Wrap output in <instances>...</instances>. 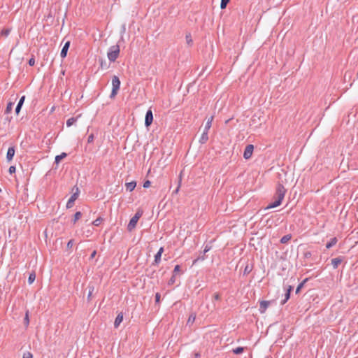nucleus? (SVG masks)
<instances>
[{"instance_id":"f257e3e1","label":"nucleus","mask_w":358,"mask_h":358,"mask_svg":"<svg viewBox=\"0 0 358 358\" xmlns=\"http://www.w3.org/2000/svg\"><path fill=\"white\" fill-rule=\"evenodd\" d=\"M286 193V189L284 186L281 184H278L276 189V193L275 195V201L270 203L266 208V209H271L279 206L282 201L283 200Z\"/></svg>"},{"instance_id":"4468645a","label":"nucleus","mask_w":358,"mask_h":358,"mask_svg":"<svg viewBox=\"0 0 358 358\" xmlns=\"http://www.w3.org/2000/svg\"><path fill=\"white\" fill-rule=\"evenodd\" d=\"M136 186V182L134 181L126 183L127 190L131 192L134 189Z\"/></svg>"},{"instance_id":"aec40b11","label":"nucleus","mask_w":358,"mask_h":358,"mask_svg":"<svg viewBox=\"0 0 358 358\" xmlns=\"http://www.w3.org/2000/svg\"><path fill=\"white\" fill-rule=\"evenodd\" d=\"M78 120V117H71L66 121V126L68 127L72 126Z\"/></svg>"},{"instance_id":"7c9ffc66","label":"nucleus","mask_w":358,"mask_h":358,"mask_svg":"<svg viewBox=\"0 0 358 358\" xmlns=\"http://www.w3.org/2000/svg\"><path fill=\"white\" fill-rule=\"evenodd\" d=\"M181 180H182V178H181V174H180L179 181H178V187L176 189V190L173 192L174 194H177L179 192V189H180V187L181 185Z\"/></svg>"},{"instance_id":"f3484780","label":"nucleus","mask_w":358,"mask_h":358,"mask_svg":"<svg viewBox=\"0 0 358 358\" xmlns=\"http://www.w3.org/2000/svg\"><path fill=\"white\" fill-rule=\"evenodd\" d=\"M338 240L336 237L334 238H332L330 241L329 243H327L326 245V248L327 249H329L331 248V247H333L334 245H335L337 243Z\"/></svg>"},{"instance_id":"c756f323","label":"nucleus","mask_w":358,"mask_h":358,"mask_svg":"<svg viewBox=\"0 0 358 358\" xmlns=\"http://www.w3.org/2000/svg\"><path fill=\"white\" fill-rule=\"evenodd\" d=\"M81 217V213L80 212H76L74 215V219L73 222L75 223L77 220H78Z\"/></svg>"},{"instance_id":"ea45409f","label":"nucleus","mask_w":358,"mask_h":358,"mask_svg":"<svg viewBox=\"0 0 358 358\" xmlns=\"http://www.w3.org/2000/svg\"><path fill=\"white\" fill-rule=\"evenodd\" d=\"M73 241L70 240L67 243V248H71L73 247Z\"/></svg>"},{"instance_id":"39448f33","label":"nucleus","mask_w":358,"mask_h":358,"mask_svg":"<svg viewBox=\"0 0 358 358\" xmlns=\"http://www.w3.org/2000/svg\"><path fill=\"white\" fill-rule=\"evenodd\" d=\"M79 194V189L78 187L76 188V192L73 193L70 199L68 200L66 203V208H70L73 207L74 204V201L77 199Z\"/></svg>"},{"instance_id":"412c9836","label":"nucleus","mask_w":358,"mask_h":358,"mask_svg":"<svg viewBox=\"0 0 358 358\" xmlns=\"http://www.w3.org/2000/svg\"><path fill=\"white\" fill-rule=\"evenodd\" d=\"M66 157V154L65 152H62L61 155H57L55 157V163L58 164L59 163V162L63 159L64 158H65Z\"/></svg>"},{"instance_id":"c03bdc74","label":"nucleus","mask_w":358,"mask_h":358,"mask_svg":"<svg viewBox=\"0 0 358 358\" xmlns=\"http://www.w3.org/2000/svg\"><path fill=\"white\" fill-rule=\"evenodd\" d=\"M220 299L219 294H215L213 295V301H217Z\"/></svg>"},{"instance_id":"9b49d317","label":"nucleus","mask_w":358,"mask_h":358,"mask_svg":"<svg viewBox=\"0 0 358 358\" xmlns=\"http://www.w3.org/2000/svg\"><path fill=\"white\" fill-rule=\"evenodd\" d=\"M123 320V315L122 313H119L117 316L115 318V320L114 322V326L115 328H117L119 325L121 324V322Z\"/></svg>"},{"instance_id":"6ab92c4d","label":"nucleus","mask_w":358,"mask_h":358,"mask_svg":"<svg viewBox=\"0 0 358 358\" xmlns=\"http://www.w3.org/2000/svg\"><path fill=\"white\" fill-rule=\"evenodd\" d=\"M341 263V259L340 258H334L331 260V264L334 268H336Z\"/></svg>"},{"instance_id":"0eeeda50","label":"nucleus","mask_w":358,"mask_h":358,"mask_svg":"<svg viewBox=\"0 0 358 358\" xmlns=\"http://www.w3.org/2000/svg\"><path fill=\"white\" fill-rule=\"evenodd\" d=\"M153 120V115L151 110H148L145 115V124L146 127L150 126Z\"/></svg>"},{"instance_id":"79ce46f5","label":"nucleus","mask_w":358,"mask_h":358,"mask_svg":"<svg viewBox=\"0 0 358 358\" xmlns=\"http://www.w3.org/2000/svg\"><path fill=\"white\" fill-rule=\"evenodd\" d=\"M35 64V59L34 58H31L29 60V64L30 66H34Z\"/></svg>"},{"instance_id":"2f4dec72","label":"nucleus","mask_w":358,"mask_h":358,"mask_svg":"<svg viewBox=\"0 0 358 358\" xmlns=\"http://www.w3.org/2000/svg\"><path fill=\"white\" fill-rule=\"evenodd\" d=\"M22 358H33L32 354L29 352H24Z\"/></svg>"},{"instance_id":"1a4fd4ad","label":"nucleus","mask_w":358,"mask_h":358,"mask_svg":"<svg viewBox=\"0 0 358 358\" xmlns=\"http://www.w3.org/2000/svg\"><path fill=\"white\" fill-rule=\"evenodd\" d=\"M15 148L14 147H10L7 151V154H6V159L8 162H10L14 155H15Z\"/></svg>"},{"instance_id":"bb28decb","label":"nucleus","mask_w":358,"mask_h":358,"mask_svg":"<svg viewBox=\"0 0 358 358\" xmlns=\"http://www.w3.org/2000/svg\"><path fill=\"white\" fill-rule=\"evenodd\" d=\"M36 275L34 273H31L28 278V282L29 284H31L35 280Z\"/></svg>"},{"instance_id":"20e7f679","label":"nucleus","mask_w":358,"mask_h":358,"mask_svg":"<svg viewBox=\"0 0 358 358\" xmlns=\"http://www.w3.org/2000/svg\"><path fill=\"white\" fill-rule=\"evenodd\" d=\"M142 216V212L138 211L134 217L130 220L128 225H127V229L129 231H131L136 226V224L140 219V217Z\"/></svg>"},{"instance_id":"f03ea898","label":"nucleus","mask_w":358,"mask_h":358,"mask_svg":"<svg viewBox=\"0 0 358 358\" xmlns=\"http://www.w3.org/2000/svg\"><path fill=\"white\" fill-rule=\"evenodd\" d=\"M120 54V47L118 45L111 46L107 53L108 59L110 62H115Z\"/></svg>"},{"instance_id":"dca6fc26","label":"nucleus","mask_w":358,"mask_h":358,"mask_svg":"<svg viewBox=\"0 0 358 358\" xmlns=\"http://www.w3.org/2000/svg\"><path fill=\"white\" fill-rule=\"evenodd\" d=\"M292 286H289L287 289V292L285 294V299L282 301V304H284L286 303V301L289 299L290 297V292L292 291Z\"/></svg>"},{"instance_id":"393cba45","label":"nucleus","mask_w":358,"mask_h":358,"mask_svg":"<svg viewBox=\"0 0 358 358\" xmlns=\"http://www.w3.org/2000/svg\"><path fill=\"white\" fill-rule=\"evenodd\" d=\"M13 107V103L9 102L7 104V106L6 108V113H9L12 110Z\"/></svg>"},{"instance_id":"c85d7f7f","label":"nucleus","mask_w":358,"mask_h":358,"mask_svg":"<svg viewBox=\"0 0 358 358\" xmlns=\"http://www.w3.org/2000/svg\"><path fill=\"white\" fill-rule=\"evenodd\" d=\"M102 218L101 217H98L96 218L94 222H93V224L94 226H99L101 224V223L102 222Z\"/></svg>"},{"instance_id":"8fccbe9b","label":"nucleus","mask_w":358,"mask_h":358,"mask_svg":"<svg viewBox=\"0 0 358 358\" xmlns=\"http://www.w3.org/2000/svg\"><path fill=\"white\" fill-rule=\"evenodd\" d=\"M174 281H175V279H174V278H173V277H172V278H171V280H170V283H173V282H174Z\"/></svg>"},{"instance_id":"a19ab883","label":"nucleus","mask_w":358,"mask_h":358,"mask_svg":"<svg viewBox=\"0 0 358 358\" xmlns=\"http://www.w3.org/2000/svg\"><path fill=\"white\" fill-rule=\"evenodd\" d=\"M250 271H251V268H250L249 266H246L245 268V270H244V273L245 274L248 273L249 272H250Z\"/></svg>"},{"instance_id":"f704fd0d","label":"nucleus","mask_w":358,"mask_h":358,"mask_svg":"<svg viewBox=\"0 0 358 358\" xmlns=\"http://www.w3.org/2000/svg\"><path fill=\"white\" fill-rule=\"evenodd\" d=\"M303 284H304V282H301L300 283L298 287H296V293H299L300 289L302 288V287L303 286Z\"/></svg>"},{"instance_id":"c9c22d12","label":"nucleus","mask_w":358,"mask_h":358,"mask_svg":"<svg viewBox=\"0 0 358 358\" xmlns=\"http://www.w3.org/2000/svg\"><path fill=\"white\" fill-rule=\"evenodd\" d=\"M24 99H25V96H22L20 98V101H19V102H18L17 105H20V106H22V105H23V103H24Z\"/></svg>"},{"instance_id":"603ef678","label":"nucleus","mask_w":358,"mask_h":358,"mask_svg":"<svg viewBox=\"0 0 358 358\" xmlns=\"http://www.w3.org/2000/svg\"><path fill=\"white\" fill-rule=\"evenodd\" d=\"M91 294H92V291L90 290V291L89 292V294H88V297H90Z\"/></svg>"},{"instance_id":"58836bf2","label":"nucleus","mask_w":358,"mask_h":358,"mask_svg":"<svg viewBox=\"0 0 358 358\" xmlns=\"http://www.w3.org/2000/svg\"><path fill=\"white\" fill-rule=\"evenodd\" d=\"M155 301L156 303H159L160 301V294L159 293L155 294Z\"/></svg>"},{"instance_id":"a878e982","label":"nucleus","mask_w":358,"mask_h":358,"mask_svg":"<svg viewBox=\"0 0 358 358\" xmlns=\"http://www.w3.org/2000/svg\"><path fill=\"white\" fill-rule=\"evenodd\" d=\"M229 1L230 0H221L220 8L222 9L225 8Z\"/></svg>"},{"instance_id":"3c124183","label":"nucleus","mask_w":358,"mask_h":358,"mask_svg":"<svg viewBox=\"0 0 358 358\" xmlns=\"http://www.w3.org/2000/svg\"><path fill=\"white\" fill-rule=\"evenodd\" d=\"M199 357H200V355L199 353H196L195 358H199Z\"/></svg>"},{"instance_id":"2eb2a0df","label":"nucleus","mask_w":358,"mask_h":358,"mask_svg":"<svg viewBox=\"0 0 358 358\" xmlns=\"http://www.w3.org/2000/svg\"><path fill=\"white\" fill-rule=\"evenodd\" d=\"M164 251V249L163 248H160L159 251L157 252V254L155 255V262L157 264L160 262L161 260V256H162V254Z\"/></svg>"},{"instance_id":"9d476101","label":"nucleus","mask_w":358,"mask_h":358,"mask_svg":"<svg viewBox=\"0 0 358 358\" xmlns=\"http://www.w3.org/2000/svg\"><path fill=\"white\" fill-rule=\"evenodd\" d=\"M69 45H70V42L69 41H67L64 44V45L63 46V48L62 49L61 53H60L61 57L64 58L66 56V54H67Z\"/></svg>"},{"instance_id":"a18cd8bd","label":"nucleus","mask_w":358,"mask_h":358,"mask_svg":"<svg viewBox=\"0 0 358 358\" xmlns=\"http://www.w3.org/2000/svg\"><path fill=\"white\" fill-rule=\"evenodd\" d=\"M205 259V257L203 256L202 257H198L196 259H195L193 262V264H195L196 262L199 261V260H204Z\"/></svg>"},{"instance_id":"473e14b6","label":"nucleus","mask_w":358,"mask_h":358,"mask_svg":"<svg viewBox=\"0 0 358 358\" xmlns=\"http://www.w3.org/2000/svg\"><path fill=\"white\" fill-rule=\"evenodd\" d=\"M24 321L25 325L27 326L29 324V322L28 313H26L25 317L24 319Z\"/></svg>"},{"instance_id":"ddd939ff","label":"nucleus","mask_w":358,"mask_h":358,"mask_svg":"<svg viewBox=\"0 0 358 358\" xmlns=\"http://www.w3.org/2000/svg\"><path fill=\"white\" fill-rule=\"evenodd\" d=\"M208 131H203L201 136L199 139V142L201 143H202V144L205 143L208 141Z\"/></svg>"},{"instance_id":"5701e85b","label":"nucleus","mask_w":358,"mask_h":358,"mask_svg":"<svg viewBox=\"0 0 358 358\" xmlns=\"http://www.w3.org/2000/svg\"><path fill=\"white\" fill-rule=\"evenodd\" d=\"M244 351V348L243 347H238L233 350V352L236 355H238L242 353Z\"/></svg>"},{"instance_id":"f8f14e48","label":"nucleus","mask_w":358,"mask_h":358,"mask_svg":"<svg viewBox=\"0 0 358 358\" xmlns=\"http://www.w3.org/2000/svg\"><path fill=\"white\" fill-rule=\"evenodd\" d=\"M213 120V116H210L209 118H208V120L206 122L203 131H209L210 128L211 127Z\"/></svg>"},{"instance_id":"49530a36","label":"nucleus","mask_w":358,"mask_h":358,"mask_svg":"<svg viewBox=\"0 0 358 358\" xmlns=\"http://www.w3.org/2000/svg\"><path fill=\"white\" fill-rule=\"evenodd\" d=\"M180 266H179V265H176V266H175V268H174V272H176H176H178V271H180Z\"/></svg>"},{"instance_id":"a211bd4d","label":"nucleus","mask_w":358,"mask_h":358,"mask_svg":"<svg viewBox=\"0 0 358 358\" xmlns=\"http://www.w3.org/2000/svg\"><path fill=\"white\" fill-rule=\"evenodd\" d=\"M195 319H196V314L195 313H192L189 316V318H188L187 322V325H192L194 322Z\"/></svg>"},{"instance_id":"37998d69","label":"nucleus","mask_w":358,"mask_h":358,"mask_svg":"<svg viewBox=\"0 0 358 358\" xmlns=\"http://www.w3.org/2000/svg\"><path fill=\"white\" fill-rule=\"evenodd\" d=\"M21 108H22V106L17 105V106L15 108V113H16V114L19 113V112L20 111Z\"/></svg>"},{"instance_id":"b1692460","label":"nucleus","mask_w":358,"mask_h":358,"mask_svg":"<svg viewBox=\"0 0 358 358\" xmlns=\"http://www.w3.org/2000/svg\"><path fill=\"white\" fill-rule=\"evenodd\" d=\"M10 32V29H4L1 31V35L4 37H7L9 35Z\"/></svg>"},{"instance_id":"423d86ee","label":"nucleus","mask_w":358,"mask_h":358,"mask_svg":"<svg viewBox=\"0 0 358 358\" xmlns=\"http://www.w3.org/2000/svg\"><path fill=\"white\" fill-rule=\"evenodd\" d=\"M253 150H254V146H253V145H252V144L248 145L245 147V150H244L243 157H244L245 159H250V158L252 157V155Z\"/></svg>"},{"instance_id":"4be33fe9","label":"nucleus","mask_w":358,"mask_h":358,"mask_svg":"<svg viewBox=\"0 0 358 358\" xmlns=\"http://www.w3.org/2000/svg\"><path fill=\"white\" fill-rule=\"evenodd\" d=\"M292 238V236L290 234L285 235L282 236L280 239L281 243H287Z\"/></svg>"},{"instance_id":"e433bc0d","label":"nucleus","mask_w":358,"mask_h":358,"mask_svg":"<svg viewBox=\"0 0 358 358\" xmlns=\"http://www.w3.org/2000/svg\"><path fill=\"white\" fill-rule=\"evenodd\" d=\"M94 141V135L93 134H90L89 136H88V138H87V142L89 143H92Z\"/></svg>"},{"instance_id":"de8ad7c7","label":"nucleus","mask_w":358,"mask_h":358,"mask_svg":"<svg viewBox=\"0 0 358 358\" xmlns=\"http://www.w3.org/2000/svg\"><path fill=\"white\" fill-rule=\"evenodd\" d=\"M210 250V247H208V245H206L204 248V250H203V252L204 253H206L207 252H208L209 250Z\"/></svg>"},{"instance_id":"cd10ccee","label":"nucleus","mask_w":358,"mask_h":358,"mask_svg":"<svg viewBox=\"0 0 358 358\" xmlns=\"http://www.w3.org/2000/svg\"><path fill=\"white\" fill-rule=\"evenodd\" d=\"M186 42L189 45L192 44V39L190 34L186 35Z\"/></svg>"},{"instance_id":"4c0bfd02","label":"nucleus","mask_w":358,"mask_h":358,"mask_svg":"<svg viewBox=\"0 0 358 358\" xmlns=\"http://www.w3.org/2000/svg\"><path fill=\"white\" fill-rule=\"evenodd\" d=\"M150 186V182L149 180H146L143 183V187L144 188H148Z\"/></svg>"},{"instance_id":"09e8293b","label":"nucleus","mask_w":358,"mask_h":358,"mask_svg":"<svg viewBox=\"0 0 358 358\" xmlns=\"http://www.w3.org/2000/svg\"><path fill=\"white\" fill-rule=\"evenodd\" d=\"M96 254V252L95 250H94V251H93V252H92V254H91V255H90V259H93V258H94V257H95Z\"/></svg>"},{"instance_id":"7ed1b4c3","label":"nucleus","mask_w":358,"mask_h":358,"mask_svg":"<svg viewBox=\"0 0 358 358\" xmlns=\"http://www.w3.org/2000/svg\"><path fill=\"white\" fill-rule=\"evenodd\" d=\"M112 86L113 88L110 95V98H113L117 95V92L120 87V80L116 76H114L112 78Z\"/></svg>"},{"instance_id":"6e6552de","label":"nucleus","mask_w":358,"mask_h":358,"mask_svg":"<svg viewBox=\"0 0 358 358\" xmlns=\"http://www.w3.org/2000/svg\"><path fill=\"white\" fill-rule=\"evenodd\" d=\"M270 304V301H262L260 302V305H259V312L261 313H264L267 309V308L268 307Z\"/></svg>"},{"instance_id":"72a5a7b5","label":"nucleus","mask_w":358,"mask_h":358,"mask_svg":"<svg viewBox=\"0 0 358 358\" xmlns=\"http://www.w3.org/2000/svg\"><path fill=\"white\" fill-rule=\"evenodd\" d=\"M15 170H16L15 166H11L9 167L8 171H9V173L10 174H12V173H14L15 172Z\"/></svg>"}]
</instances>
